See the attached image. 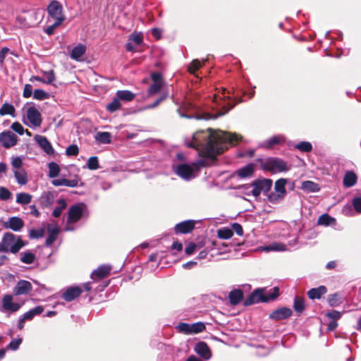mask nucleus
<instances>
[{"instance_id":"nucleus-1","label":"nucleus","mask_w":361,"mask_h":361,"mask_svg":"<svg viewBox=\"0 0 361 361\" xmlns=\"http://www.w3.org/2000/svg\"><path fill=\"white\" fill-rule=\"evenodd\" d=\"M239 139L236 134L221 130L213 131L210 128L196 132L191 140L186 139L185 142L188 147L195 149L202 158L191 164L177 165L176 173L185 180L194 178L200 169L212 165L218 154L234 145Z\"/></svg>"},{"instance_id":"nucleus-2","label":"nucleus","mask_w":361,"mask_h":361,"mask_svg":"<svg viewBox=\"0 0 361 361\" xmlns=\"http://www.w3.org/2000/svg\"><path fill=\"white\" fill-rule=\"evenodd\" d=\"M25 245L26 243L20 235L6 232L0 242V252L16 254Z\"/></svg>"},{"instance_id":"nucleus-3","label":"nucleus","mask_w":361,"mask_h":361,"mask_svg":"<svg viewBox=\"0 0 361 361\" xmlns=\"http://www.w3.org/2000/svg\"><path fill=\"white\" fill-rule=\"evenodd\" d=\"M279 295V288L274 287L269 290L263 288L255 290L247 298H246L243 304L245 306H249L258 302H267L276 299Z\"/></svg>"},{"instance_id":"nucleus-4","label":"nucleus","mask_w":361,"mask_h":361,"mask_svg":"<svg viewBox=\"0 0 361 361\" xmlns=\"http://www.w3.org/2000/svg\"><path fill=\"white\" fill-rule=\"evenodd\" d=\"M221 95L214 94L213 96V101L216 103L217 106H221V109L219 111V112L216 114H212L210 113L204 114L202 116L198 117V118H202L204 120H209L212 118H216L220 116H223L226 114L229 110H231L235 105V104L231 103V102H226V98L230 97L226 95V90L223 89L221 91Z\"/></svg>"},{"instance_id":"nucleus-5","label":"nucleus","mask_w":361,"mask_h":361,"mask_svg":"<svg viewBox=\"0 0 361 361\" xmlns=\"http://www.w3.org/2000/svg\"><path fill=\"white\" fill-rule=\"evenodd\" d=\"M250 187L253 188L250 193L255 197H258L262 192L267 195L272 187V180L270 179H259L253 181L250 185H243L240 186V188L245 189H248ZM247 194L249 195L250 192H247Z\"/></svg>"},{"instance_id":"nucleus-6","label":"nucleus","mask_w":361,"mask_h":361,"mask_svg":"<svg viewBox=\"0 0 361 361\" xmlns=\"http://www.w3.org/2000/svg\"><path fill=\"white\" fill-rule=\"evenodd\" d=\"M286 179L284 178H280L275 182L274 189L276 192L267 194L268 200L270 202L274 204L278 203L283 199L286 194Z\"/></svg>"},{"instance_id":"nucleus-7","label":"nucleus","mask_w":361,"mask_h":361,"mask_svg":"<svg viewBox=\"0 0 361 361\" xmlns=\"http://www.w3.org/2000/svg\"><path fill=\"white\" fill-rule=\"evenodd\" d=\"M264 169L272 172H283L289 170L286 161L279 158H269L264 163Z\"/></svg>"},{"instance_id":"nucleus-8","label":"nucleus","mask_w":361,"mask_h":361,"mask_svg":"<svg viewBox=\"0 0 361 361\" xmlns=\"http://www.w3.org/2000/svg\"><path fill=\"white\" fill-rule=\"evenodd\" d=\"M86 210L85 204H76L71 206L68 212V223L74 224L78 222L84 215Z\"/></svg>"},{"instance_id":"nucleus-9","label":"nucleus","mask_w":361,"mask_h":361,"mask_svg":"<svg viewBox=\"0 0 361 361\" xmlns=\"http://www.w3.org/2000/svg\"><path fill=\"white\" fill-rule=\"evenodd\" d=\"M47 12L49 16L53 18L55 21H59L61 19V23L65 20V17L63 15V7L61 4L56 1H51L47 6Z\"/></svg>"},{"instance_id":"nucleus-10","label":"nucleus","mask_w":361,"mask_h":361,"mask_svg":"<svg viewBox=\"0 0 361 361\" xmlns=\"http://www.w3.org/2000/svg\"><path fill=\"white\" fill-rule=\"evenodd\" d=\"M18 141V136L10 130H5L0 133V144L5 149L16 145Z\"/></svg>"},{"instance_id":"nucleus-11","label":"nucleus","mask_w":361,"mask_h":361,"mask_svg":"<svg viewBox=\"0 0 361 361\" xmlns=\"http://www.w3.org/2000/svg\"><path fill=\"white\" fill-rule=\"evenodd\" d=\"M26 116L32 127H39L42 124V116L39 110L34 106H30L26 110Z\"/></svg>"},{"instance_id":"nucleus-12","label":"nucleus","mask_w":361,"mask_h":361,"mask_svg":"<svg viewBox=\"0 0 361 361\" xmlns=\"http://www.w3.org/2000/svg\"><path fill=\"white\" fill-rule=\"evenodd\" d=\"M23 220L18 216H12L8 221L3 222V226L6 229H11L15 232L20 231L24 226Z\"/></svg>"},{"instance_id":"nucleus-13","label":"nucleus","mask_w":361,"mask_h":361,"mask_svg":"<svg viewBox=\"0 0 361 361\" xmlns=\"http://www.w3.org/2000/svg\"><path fill=\"white\" fill-rule=\"evenodd\" d=\"M32 290L31 283L26 280H20L13 288L15 295H23L28 294Z\"/></svg>"},{"instance_id":"nucleus-14","label":"nucleus","mask_w":361,"mask_h":361,"mask_svg":"<svg viewBox=\"0 0 361 361\" xmlns=\"http://www.w3.org/2000/svg\"><path fill=\"white\" fill-rule=\"evenodd\" d=\"M21 305L13 302V296L11 295H5L2 300V307L6 310L12 312H17L20 310Z\"/></svg>"},{"instance_id":"nucleus-15","label":"nucleus","mask_w":361,"mask_h":361,"mask_svg":"<svg viewBox=\"0 0 361 361\" xmlns=\"http://www.w3.org/2000/svg\"><path fill=\"white\" fill-rule=\"evenodd\" d=\"M82 290L79 286L68 287L62 294V298L67 302H71L82 293Z\"/></svg>"},{"instance_id":"nucleus-16","label":"nucleus","mask_w":361,"mask_h":361,"mask_svg":"<svg viewBox=\"0 0 361 361\" xmlns=\"http://www.w3.org/2000/svg\"><path fill=\"white\" fill-rule=\"evenodd\" d=\"M195 353L204 360H209L212 357V353L205 342L200 341L195 345Z\"/></svg>"},{"instance_id":"nucleus-17","label":"nucleus","mask_w":361,"mask_h":361,"mask_svg":"<svg viewBox=\"0 0 361 361\" xmlns=\"http://www.w3.org/2000/svg\"><path fill=\"white\" fill-rule=\"evenodd\" d=\"M35 140L39 146L49 155H53L54 154V149L48 140V139L42 135H36Z\"/></svg>"},{"instance_id":"nucleus-18","label":"nucleus","mask_w":361,"mask_h":361,"mask_svg":"<svg viewBox=\"0 0 361 361\" xmlns=\"http://www.w3.org/2000/svg\"><path fill=\"white\" fill-rule=\"evenodd\" d=\"M195 228V221L192 220H187L177 224L174 230L176 233H188Z\"/></svg>"},{"instance_id":"nucleus-19","label":"nucleus","mask_w":361,"mask_h":361,"mask_svg":"<svg viewBox=\"0 0 361 361\" xmlns=\"http://www.w3.org/2000/svg\"><path fill=\"white\" fill-rule=\"evenodd\" d=\"M48 236L46 239L45 244L47 246H50L56 240L59 233V228L57 224H51L47 226Z\"/></svg>"},{"instance_id":"nucleus-20","label":"nucleus","mask_w":361,"mask_h":361,"mask_svg":"<svg viewBox=\"0 0 361 361\" xmlns=\"http://www.w3.org/2000/svg\"><path fill=\"white\" fill-rule=\"evenodd\" d=\"M292 314L290 308L282 307L277 309L270 314V318L275 320H282L288 318Z\"/></svg>"},{"instance_id":"nucleus-21","label":"nucleus","mask_w":361,"mask_h":361,"mask_svg":"<svg viewBox=\"0 0 361 361\" xmlns=\"http://www.w3.org/2000/svg\"><path fill=\"white\" fill-rule=\"evenodd\" d=\"M43 77L32 76L30 78L31 81L36 80L46 84H51L56 79L55 74L53 70L49 71H43Z\"/></svg>"},{"instance_id":"nucleus-22","label":"nucleus","mask_w":361,"mask_h":361,"mask_svg":"<svg viewBox=\"0 0 361 361\" xmlns=\"http://www.w3.org/2000/svg\"><path fill=\"white\" fill-rule=\"evenodd\" d=\"M110 266L105 264L101 265L92 273L91 278L93 280L104 279L110 274Z\"/></svg>"},{"instance_id":"nucleus-23","label":"nucleus","mask_w":361,"mask_h":361,"mask_svg":"<svg viewBox=\"0 0 361 361\" xmlns=\"http://www.w3.org/2000/svg\"><path fill=\"white\" fill-rule=\"evenodd\" d=\"M79 179L75 178L74 179L68 180L66 178L54 179L51 183L54 186H67L70 188H75L78 185Z\"/></svg>"},{"instance_id":"nucleus-24","label":"nucleus","mask_w":361,"mask_h":361,"mask_svg":"<svg viewBox=\"0 0 361 361\" xmlns=\"http://www.w3.org/2000/svg\"><path fill=\"white\" fill-rule=\"evenodd\" d=\"M327 292V289L324 286H320L318 288H311L307 292V295L310 299H320L321 297Z\"/></svg>"},{"instance_id":"nucleus-25","label":"nucleus","mask_w":361,"mask_h":361,"mask_svg":"<svg viewBox=\"0 0 361 361\" xmlns=\"http://www.w3.org/2000/svg\"><path fill=\"white\" fill-rule=\"evenodd\" d=\"M357 175L352 171H348L343 177V183L345 188H350L357 183Z\"/></svg>"},{"instance_id":"nucleus-26","label":"nucleus","mask_w":361,"mask_h":361,"mask_svg":"<svg viewBox=\"0 0 361 361\" xmlns=\"http://www.w3.org/2000/svg\"><path fill=\"white\" fill-rule=\"evenodd\" d=\"M116 97L120 102H129L135 99V94L130 90H118L116 92Z\"/></svg>"},{"instance_id":"nucleus-27","label":"nucleus","mask_w":361,"mask_h":361,"mask_svg":"<svg viewBox=\"0 0 361 361\" xmlns=\"http://www.w3.org/2000/svg\"><path fill=\"white\" fill-rule=\"evenodd\" d=\"M243 298V293L240 289H234L228 294L229 302L233 305H236L240 302Z\"/></svg>"},{"instance_id":"nucleus-28","label":"nucleus","mask_w":361,"mask_h":361,"mask_svg":"<svg viewBox=\"0 0 361 361\" xmlns=\"http://www.w3.org/2000/svg\"><path fill=\"white\" fill-rule=\"evenodd\" d=\"M54 195L51 192H44L39 198L42 207L47 208L51 207L54 203Z\"/></svg>"},{"instance_id":"nucleus-29","label":"nucleus","mask_w":361,"mask_h":361,"mask_svg":"<svg viewBox=\"0 0 361 361\" xmlns=\"http://www.w3.org/2000/svg\"><path fill=\"white\" fill-rule=\"evenodd\" d=\"M13 172L14 177L17 183L20 185H25L28 182L27 173L26 171L23 169L15 170Z\"/></svg>"},{"instance_id":"nucleus-30","label":"nucleus","mask_w":361,"mask_h":361,"mask_svg":"<svg viewBox=\"0 0 361 361\" xmlns=\"http://www.w3.org/2000/svg\"><path fill=\"white\" fill-rule=\"evenodd\" d=\"M254 165L252 164H249L242 167L241 169H238L237 171V175L242 178H245L251 176L254 173Z\"/></svg>"},{"instance_id":"nucleus-31","label":"nucleus","mask_w":361,"mask_h":361,"mask_svg":"<svg viewBox=\"0 0 361 361\" xmlns=\"http://www.w3.org/2000/svg\"><path fill=\"white\" fill-rule=\"evenodd\" d=\"M301 189L307 192H315L319 190V187L313 181L305 180L302 183Z\"/></svg>"},{"instance_id":"nucleus-32","label":"nucleus","mask_w":361,"mask_h":361,"mask_svg":"<svg viewBox=\"0 0 361 361\" xmlns=\"http://www.w3.org/2000/svg\"><path fill=\"white\" fill-rule=\"evenodd\" d=\"M86 51V47L82 44H78L75 47L71 53V57L75 60H80V58L84 55Z\"/></svg>"},{"instance_id":"nucleus-33","label":"nucleus","mask_w":361,"mask_h":361,"mask_svg":"<svg viewBox=\"0 0 361 361\" xmlns=\"http://www.w3.org/2000/svg\"><path fill=\"white\" fill-rule=\"evenodd\" d=\"M283 140V137L282 136H280V135L274 136V137L265 140L262 144H260V147L266 148V149H269V148H271L274 145L280 143Z\"/></svg>"},{"instance_id":"nucleus-34","label":"nucleus","mask_w":361,"mask_h":361,"mask_svg":"<svg viewBox=\"0 0 361 361\" xmlns=\"http://www.w3.org/2000/svg\"><path fill=\"white\" fill-rule=\"evenodd\" d=\"M44 311V308L42 306L39 305L35 307L33 309L30 310L29 311L24 313L22 316L23 317V319H25V320H31L33 319V317L36 315H39L41 313H42Z\"/></svg>"},{"instance_id":"nucleus-35","label":"nucleus","mask_w":361,"mask_h":361,"mask_svg":"<svg viewBox=\"0 0 361 361\" xmlns=\"http://www.w3.org/2000/svg\"><path fill=\"white\" fill-rule=\"evenodd\" d=\"M94 138L97 142L102 144H109L111 142V135L109 132H98Z\"/></svg>"},{"instance_id":"nucleus-36","label":"nucleus","mask_w":361,"mask_h":361,"mask_svg":"<svg viewBox=\"0 0 361 361\" xmlns=\"http://www.w3.org/2000/svg\"><path fill=\"white\" fill-rule=\"evenodd\" d=\"M15 108L14 106L7 102L4 103L0 108V116L10 115L15 117Z\"/></svg>"},{"instance_id":"nucleus-37","label":"nucleus","mask_w":361,"mask_h":361,"mask_svg":"<svg viewBox=\"0 0 361 361\" xmlns=\"http://www.w3.org/2000/svg\"><path fill=\"white\" fill-rule=\"evenodd\" d=\"M32 196L27 192H20L16 195V202L24 205L30 204L32 201Z\"/></svg>"},{"instance_id":"nucleus-38","label":"nucleus","mask_w":361,"mask_h":361,"mask_svg":"<svg viewBox=\"0 0 361 361\" xmlns=\"http://www.w3.org/2000/svg\"><path fill=\"white\" fill-rule=\"evenodd\" d=\"M58 206L54 208L52 212L53 216L55 218L59 217L62 213V211L67 207V203L64 199H59L57 201Z\"/></svg>"},{"instance_id":"nucleus-39","label":"nucleus","mask_w":361,"mask_h":361,"mask_svg":"<svg viewBox=\"0 0 361 361\" xmlns=\"http://www.w3.org/2000/svg\"><path fill=\"white\" fill-rule=\"evenodd\" d=\"M35 259V255L30 251H25L20 254V260L24 264H32Z\"/></svg>"},{"instance_id":"nucleus-40","label":"nucleus","mask_w":361,"mask_h":361,"mask_svg":"<svg viewBox=\"0 0 361 361\" xmlns=\"http://www.w3.org/2000/svg\"><path fill=\"white\" fill-rule=\"evenodd\" d=\"M48 168H49L48 176L49 178H55L59 176V174L60 173V167L56 162H54V161L50 162L48 164Z\"/></svg>"},{"instance_id":"nucleus-41","label":"nucleus","mask_w":361,"mask_h":361,"mask_svg":"<svg viewBox=\"0 0 361 361\" xmlns=\"http://www.w3.org/2000/svg\"><path fill=\"white\" fill-rule=\"evenodd\" d=\"M335 219L330 216L328 214H324L319 217L317 220V224L322 226H329L332 223L335 222Z\"/></svg>"},{"instance_id":"nucleus-42","label":"nucleus","mask_w":361,"mask_h":361,"mask_svg":"<svg viewBox=\"0 0 361 361\" xmlns=\"http://www.w3.org/2000/svg\"><path fill=\"white\" fill-rule=\"evenodd\" d=\"M121 107V102L115 96L112 102L107 104L106 109L110 113H114Z\"/></svg>"},{"instance_id":"nucleus-43","label":"nucleus","mask_w":361,"mask_h":361,"mask_svg":"<svg viewBox=\"0 0 361 361\" xmlns=\"http://www.w3.org/2000/svg\"><path fill=\"white\" fill-rule=\"evenodd\" d=\"M217 235L221 239H229L233 236V230L229 228H222L218 230Z\"/></svg>"},{"instance_id":"nucleus-44","label":"nucleus","mask_w":361,"mask_h":361,"mask_svg":"<svg viewBox=\"0 0 361 361\" xmlns=\"http://www.w3.org/2000/svg\"><path fill=\"white\" fill-rule=\"evenodd\" d=\"M33 97L37 100H44L49 99L50 94L42 89H36L33 92Z\"/></svg>"},{"instance_id":"nucleus-45","label":"nucleus","mask_w":361,"mask_h":361,"mask_svg":"<svg viewBox=\"0 0 361 361\" xmlns=\"http://www.w3.org/2000/svg\"><path fill=\"white\" fill-rule=\"evenodd\" d=\"M191 334H195L202 332L205 329V324L203 322H198L190 324Z\"/></svg>"},{"instance_id":"nucleus-46","label":"nucleus","mask_w":361,"mask_h":361,"mask_svg":"<svg viewBox=\"0 0 361 361\" xmlns=\"http://www.w3.org/2000/svg\"><path fill=\"white\" fill-rule=\"evenodd\" d=\"M11 164L12 166L13 171H14L15 170L17 171L20 169H23V162L20 157H12Z\"/></svg>"},{"instance_id":"nucleus-47","label":"nucleus","mask_w":361,"mask_h":361,"mask_svg":"<svg viewBox=\"0 0 361 361\" xmlns=\"http://www.w3.org/2000/svg\"><path fill=\"white\" fill-rule=\"evenodd\" d=\"M295 147L303 152H310L312 149V144L309 142L302 141L296 145Z\"/></svg>"},{"instance_id":"nucleus-48","label":"nucleus","mask_w":361,"mask_h":361,"mask_svg":"<svg viewBox=\"0 0 361 361\" xmlns=\"http://www.w3.org/2000/svg\"><path fill=\"white\" fill-rule=\"evenodd\" d=\"M11 129L22 135L26 133L28 135H30V133L27 130H25L23 126L18 122H14L11 126Z\"/></svg>"},{"instance_id":"nucleus-49","label":"nucleus","mask_w":361,"mask_h":361,"mask_svg":"<svg viewBox=\"0 0 361 361\" xmlns=\"http://www.w3.org/2000/svg\"><path fill=\"white\" fill-rule=\"evenodd\" d=\"M293 307L297 312H302L305 309L303 299L300 297H295L294 300Z\"/></svg>"},{"instance_id":"nucleus-50","label":"nucleus","mask_w":361,"mask_h":361,"mask_svg":"<svg viewBox=\"0 0 361 361\" xmlns=\"http://www.w3.org/2000/svg\"><path fill=\"white\" fill-rule=\"evenodd\" d=\"M177 330L180 333H183L187 335L191 334L190 324L181 322L176 326Z\"/></svg>"},{"instance_id":"nucleus-51","label":"nucleus","mask_w":361,"mask_h":361,"mask_svg":"<svg viewBox=\"0 0 361 361\" xmlns=\"http://www.w3.org/2000/svg\"><path fill=\"white\" fill-rule=\"evenodd\" d=\"M203 63L204 61L201 62L198 59L193 60L188 66V71L192 74H195V73L202 66Z\"/></svg>"},{"instance_id":"nucleus-52","label":"nucleus","mask_w":361,"mask_h":361,"mask_svg":"<svg viewBox=\"0 0 361 361\" xmlns=\"http://www.w3.org/2000/svg\"><path fill=\"white\" fill-rule=\"evenodd\" d=\"M87 168L90 170H96L99 169V161L97 157H91L87 160Z\"/></svg>"},{"instance_id":"nucleus-53","label":"nucleus","mask_w":361,"mask_h":361,"mask_svg":"<svg viewBox=\"0 0 361 361\" xmlns=\"http://www.w3.org/2000/svg\"><path fill=\"white\" fill-rule=\"evenodd\" d=\"M267 251H285L286 250V245L282 243H275L266 247Z\"/></svg>"},{"instance_id":"nucleus-54","label":"nucleus","mask_w":361,"mask_h":361,"mask_svg":"<svg viewBox=\"0 0 361 361\" xmlns=\"http://www.w3.org/2000/svg\"><path fill=\"white\" fill-rule=\"evenodd\" d=\"M163 86V83L153 82L148 88L149 95H153L159 92Z\"/></svg>"},{"instance_id":"nucleus-55","label":"nucleus","mask_w":361,"mask_h":361,"mask_svg":"<svg viewBox=\"0 0 361 361\" xmlns=\"http://www.w3.org/2000/svg\"><path fill=\"white\" fill-rule=\"evenodd\" d=\"M128 41L134 42L136 45H140L143 39L140 33H133L129 36Z\"/></svg>"},{"instance_id":"nucleus-56","label":"nucleus","mask_w":361,"mask_h":361,"mask_svg":"<svg viewBox=\"0 0 361 361\" xmlns=\"http://www.w3.org/2000/svg\"><path fill=\"white\" fill-rule=\"evenodd\" d=\"M79 153L78 147L76 145H69L66 150V154L68 156H77Z\"/></svg>"},{"instance_id":"nucleus-57","label":"nucleus","mask_w":361,"mask_h":361,"mask_svg":"<svg viewBox=\"0 0 361 361\" xmlns=\"http://www.w3.org/2000/svg\"><path fill=\"white\" fill-rule=\"evenodd\" d=\"M11 192L6 188L1 187L0 188V200H8L11 197Z\"/></svg>"},{"instance_id":"nucleus-58","label":"nucleus","mask_w":361,"mask_h":361,"mask_svg":"<svg viewBox=\"0 0 361 361\" xmlns=\"http://www.w3.org/2000/svg\"><path fill=\"white\" fill-rule=\"evenodd\" d=\"M29 235L30 238H40L44 235L42 229H32L30 231Z\"/></svg>"},{"instance_id":"nucleus-59","label":"nucleus","mask_w":361,"mask_h":361,"mask_svg":"<svg viewBox=\"0 0 361 361\" xmlns=\"http://www.w3.org/2000/svg\"><path fill=\"white\" fill-rule=\"evenodd\" d=\"M168 95V92H163L159 98H158L153 104L148 105L147 108L153 109L157 107L161 102H163L165 99L167 98Z\"/></svg>"},{"instance_id":"nucleus-60","label":"nucleus","mask_w":361,"mask_h":361,"mask_svg":"<svg viewBox=\"0 0 361 361\" xmlns=\"http://www.w3.org/2000/svg\"><path fill=\"white\" fill-rule=\"evenodd\" d=\"M61 20H59V21H55L54 23L51 25H49L48 26L46 29H45V32L48 35H51L54 34V30L56 27H57L58 26H59L61 24Z\"/></svg>"},{"instance_id":"nucleus-61","label":"nucleus","mask_w":361,"mask_h":361,"mask_svg":"<svg viewBox=\"0 0 361 361\" xmlns=\"http://www.w3.org/2000/svg\"><path fill=\"white\" fill-rule=\"evenodd\" d=\"M21 342V338L13 339L10 342L7 348L13 350H16L18 348L19 345H20Z\"/></svg>"},{"instance_id":"nucleus-62","label":"nucleus","mask_w":361,"mask_h":361,"mask_svg":"<svg viewBox=\"0 0 361 361\" xmlns=\"http://www.w3.org/2000/svg\"><path fill=\"white\" fill-rule=\"evenodd\" d=\"M151 78H152L153 82L163 83L162 75L159 72L152 73Z\"/></svg>"},{"instance_id":"nucleus-63","label":"nucleus","mask_w":361,"mask_h":361,"mask_svg":"<svg viewBox=\"0 0 361 361\" xmlns=\"http://www.w3.org/2000/svg\"><path fill=\"white\" fill-rule=\"evenodd\" d=\"M32 94V86L30 84H26L24 87L23 96L25 98H29Z\"/></svg>"},{"instance_id":"nucleus-64","label":"nucleus","mask_w":361,"mask_h":361,"mask_svg":"<svg viewBox=\"0 0 361 361\" xmlns=\"http://www.w3.org/2000/svg\"><path fill=\"white\" fill-rule=\"evenodd\" d=\"M233 232L235 231L237 235H242L243 234V227L240 224L234 223L232 224Z\"/></svg>"}]
</instances>
